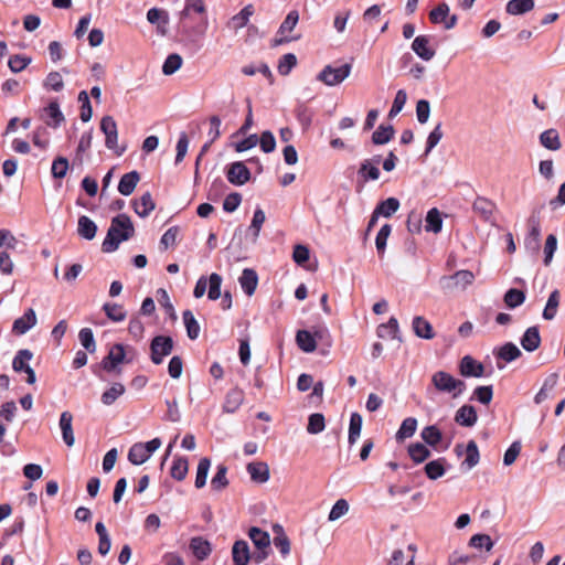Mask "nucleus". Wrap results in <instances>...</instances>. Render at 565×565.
<instances>
[{
    "label": "nucleus",
    "mask_w": 565,
    "mask_h": 565,
    "mask_svg": "<svg viewBox=\"0 0 565 565\" xmlns=\"http://www.w3.org/2000/svg\"><path fill=\"white\" fill-rule=\"evenodd\" d=\"M135 233L134 224L127 214H119L111 220L107 235L102 244L105 253L115 252L119 244L129 239Z\"/></svg>",
    "instance_id": "1"
},
{
    "label": "nucleus",
    "mask_w": 565,
    "mask_h": 565,
    "mask_svg": "<svg viewBox=\"0 0 565 565\" xmlns=\"http://www.w3.org/2000/svg\"><path fill=\"white\" fill-rule=\"evenodd\" d=\"M431 384L437 392L447 393L457 398L466 390V383L461 380L454 377L450 373L445 371H437L431 375Z\"/></svg>",
    "instance_id": "2"
},
{
    "label": "nucleus",
    "mask_w": 565,
    "mask_h": 565,
    "mask_svg": "<svg viewBox=\"0 0 565 565\" xmlns=\"http://www.w3.org/2000/svg\"><path fill=\"white\" fill-rule=\"evenodd\" d=\"M248 537L256 548V551L253 553V561L256 564H260L270 554V535L268 532L259 527L252 526L248 530Z\"/></svg>",
    "instance_id": "3"
},
{
    "label": "nucleus",
    "mask_w": 565,
    "mask_h": 565,
    "mask_svg": "<svg viewBox=\"0 0 565 565\" xmlns=\"http://www.w3.org/2000/svg\"><path fill=\"white\" fill-rule=\"evenodd\" d=\"M160 438H153L147 443H136L129 449L128 460L135 466L142 465L156 450L160 448Z\"/></svg>",
    "instance_id": "4"
},
{
    "label": "nucleus",
    "mask_w": 565,
    "mask_h": 565,
    "mask_svg": "<svg viewBox=\"0 0 565 565\" xmlns=\"http://www.w3.org/2000/svg\"><path fill=\"white\" fill-rule=\"evenodd\" d=\"M299 21V12L297 10H291L280 24L276 38L273 40L271 46H279L285 43H289L292 41H297L300 39V35H290L292 30L296 28Z\"/></svg>",
    "instance_id": "5"
},
{
    "label": "nucleus",
    "mask_w": 565,
    "mask_h": 565,
    "mask_svg": "<svg viewBox=\"0 0 565 565\" xmlns=\"http://www.w3.org/2000/svg\"><path fill=\"white\" fill-rule=\"evenodd\" d=\"M475 281V275L470 270H458L454 275L443 276L439 280L441 289L452 291L455 289L465 290Z\"/></svg>",
    "instance_id": "6"
},
{
    "label": "nucleus",
    "mask_w": 565,
    "mask_h": 565,
    "mask_svg": "<svg viewBox=\"0 0 565 565\" xmlns=\"http://www.w3.org/2000/svg\"><path fill=\"white\" fill-rule=\"evenodd\" d=\"M351 73V65L343 64L339 67L327 65L319 73L318 79L328 86H335L342 83Z\"/></svg>",
    "instance_id": "7"
},
{
    "label": "nucleus",
    "mask_w": 565,
    "mask_h": 565,
    "mask_svg": "<svg viewBox=\"0 0 565 565\" xmlns=\"http://www.w3.org/2000/svg\"><path fill=\"white\" fill-rule=\"evenodd\" d=\"M100 130L105 135V146L110 150H115L118 156H121L125 148L118 149L117 124L111 116H104L102 118Z\"/></svg>",
    "instance_id": "8"
},
{
    "label": "nucleus",
    "mask_w": 565,
    "mask_h": 565,
    "mask_svg": "<svg viewBox=\"0 0 565 565\" xmlns=\"http://www.w3.org/2000/svg\"><path fill=\"white\" fill-rule=\"evenodd\" d=\"M173 350V340L171 337L157 335L152 339L150 344L151 361L154 364H161L163 359L168 356Z\"/></svg>",
    "instance_id": "9"
},
{
    "label": "nucleus",
    "mask_w": 565,
    "mask_h": 565,
    "mask_svg": "<svg viewBox=\"0 0 565 565\" xmlns=\"http://www.w3.org/2000/svg\"><path fill=\"white\" fill-rule=\"evenodd\" d=\"M33 358V353L28 350L23 349L20 350L12 362V367L15 372H25L28 374L26 382L29 384H34L36 381L35 372L34 370L29 365V362Z\"/></svg>",
    "instance_id": "10"
},
{
    "label": "nucleus",
    "mask_w": 565,
    "mask_h": 565,
    "mask_svg": "<svg viewBox=\"0 0 565 565\" xmlns=\"http://www.w3.org/2000/svg\"><path fill=\"white\" fill-rule=\"evenodd\" d=\"M125 348L122 344L117 343L111 347L107 356L102 361V366L107 372L116 370L117 365L125 361Z\"/></svg>",
    "instance_id": "11"
},
{
    "label": "nucleus",
    "mask_w": 565,
    "mask_h": 565,
    "mask_svg": "<svg viewBox=\"0 0 565 565\" xmlns=\"http://www.w3.org/2000/svg\"><path fill=\"white\" fill-rule=\"evenodd\" d=\"M250 179L248 168L241 161L234 162L227 170V180L235 185H243Z\"/></svg>",
    "instance_id": "12"
},
{
    "label": "nucleus",
    "mask_w": 565,
    "mask_h": 565,
    "mask_svg": "<svg viewBox=\"0 0 565 565\" xmlns=\"http://www.w3.org/2000/svg\"><path fill=\"white\" fill-rule=\"evenodd\" d=\"M322 338V331H316L313 334L307 330H299L296 334L297 345L306 353H311L317 349L316 339Z\"/></svg>",
    "instance_id": "13"
},
{
    "label": "nucleus",
    "mask_w": 565,
    "mask_h": 565,
    "mask_svg": "<svg viewBox=\"0 0 565 565\" xmlns=\"http://www.w3.org/2000/svg\"><path fill=\"white\" fill-rule=\"evenodd\" d=\"M412 50L414 53L424 61H430L436 52L430 46V39L426 35H418L412 43Z\"/></svg>",
    "instance_id": "14"
},
{
    "label": "nucleus",
    "mask_w": 565,
    "mask_h": 565,
    "mask_svg": "<svg viewBox=\"0 0 565 565\" xmlns=\"http://www.w3.org/2000/svg\"><path fill=\"white\" fill-rule=\"evenodd\" d=\"M232 558L234 565H248L249 561H253V554L248 543L244 540L234 542L232 547Z\"/></svg>",
    "instance_id": "15"
},
{
    "label": "nucleus",
    "mask_w": 565,
    "mask_h": 565,
    "mask_svg": "<svg viewBox=\"0 0 565 565\" xmlns=\"http://www.w3.org/2000/svg\"><path fill=\"white\" fill-rule=\"evenodd\" d=\"M459 371L460 374L466 377H481L484 374V366L470 355H466L460 361Z\"/></svg>",
    "instance_id": "16"
},
{
    "label": "nucleus",
    "mask_w": 565,
    "mask_h": 565,
    "mask_svg": "<svg viewBox=\"0 0 565 565\" xmlns=\"http://www.w3.org/2000/svg\"><path fill=\"white\" fill-rule=\"evenodd\" d=\"M60 428L62 431L63 441L67 447H72L75 444V437L73 431V415L68 411L61 414Z\"/></svg>",
    "instance_id": "17"
},
{
    "label": "nucleus",
    "mask_w": 565,
    "mask_h": 565,
    "mask_svg": "<svg viewBox=\"0 0 565 565\" xmlns=\"http://www.w3.org/2000/svg\"><path fill=\"white\" fill-rule=\"evenodd\" d=\"M250 479L257 483H265L269 480L270 472L269 467L266 462L254 461L249 462L246 467Z\"/></svg>",
    "instance_id": "18"
},
{
    "label": "nucleus",
    "mask_w": 565,
    "mask_h": 565,
    "mask_svg": "<svg viewBox=\"0 0 565 565\" xmlns=\"http://www.w3.org/2000/svg\"><path fill=\"white\" fill-rule=\"evenodd\" d=\"M189 547L199 561L206 559L212 552L211 543L202 536L192 537Z\"/></svg>",
    "instance_id": "19"
},
{
    "label": "nucleus",
    "mask_w": 565,
    "mask_h": 565,
    "mask_svg": "<svg viewBox=\"0 0 565 565\" xmlns=\"http://www.w3.org/2000/svg\"><path fill=\"white\" fill-rule=\"evenodd\" d=\"M373 161L374 163L371 160H364L360 164L358 174L363 182L375 181L380 178V169L376 166L380 162V157H375Z\"/></svg>",
    "instance_id": "20"
},
{
    "label": "nucleus",
    "mask_w": 565,
    "mask_h": 565,
    "mask_svg": "<svg viewBox=\"0 0 565 565\" xmlns=\"http://www.w3.org/2000/svg\"><path fill=\"white\" fill-rule=\"evenodd\" d=\"M254 12L255 10L253 4L245 6L237 14L230 19L227 26L233 31H238L245 28Z\"/></svg>",
    "instance_id": "21"
},
{
    "label": "nucleus",
    "mask_w": 565,
    "mask_h": 565,
    "mask_svg": "<svg viewBox=\"0 0 565 565\" xmlns=\"http://www.w3.org/2000/svg\"><path fill=\"white\" fill-rule=\"evenodd\" d=\"M478 420V415L473 406L463 405L455 415V422L463 427H472Z\"/></svg>",
    "instance_id": "22"
},
{
    "label": "nucleus",
    "mask_w": 565,
    "mask_h": 565,
    "mask_svg": "<svg viewBox=\"0 0 565 565\" xmlns=\"http://www.w3.org/2000/svg\"><path fill=\"white\" fill-rule=\"evenodd\" d=\"M36 323V315L33 309H29L22 317L13 322V333L20 335L28 332Z\"/></svg>",
    "instance_id": "23"
},
{
    "label": "nucleus",
    "mask_w": 565,
    "mask_h": 565,
    "mask_svg": "<svg viewBox=\"0 0 565 565\" xmlns=\"http://www.w3.org/2000/svg\"><path fill=\"white\" fill-rule=\"evenodd\" d=\"M521 345L527 352L537 350L541 345V335L537 327H530L521 338Z\"/></svg>",
    "instance_id": "24"
},
{
    "label": "nucleus",
    "mask_w": 565,
    "mask_h": 565,
    "mask_svg": "<svg viewBox=\"0 0 565 565\" xmlns=\"http://www.w3.org/2000/svg\"><path fill=\"white\" fill-rule=\"evenodd\" d=\"M244 401V392L237 387L232 388L227 392L223 404V411L225 413H235Z\"/></svg>",
    "instance_id": "25"
},
{
    "label": "nucleus",
    "mask_w": 565,
    "mask_h": 565,
    "mask_svg": "<svg viewBox=\"0 0 565 565\" xmlns=\"http://www.w3.org/2000/svg\"><path fill=\"white\" fill-rule=\"evenodd\" d=\"M156 209V203L150 192L143 193L140 199L134 201V210L140 217H147Z\"/></svg>",
    "instance_id": "26"
},
{
    "label": "nucleus",
    "mask_w": 565,
    "mask_h": 565,
    "mask_svg": "<svg viewBox=\"0 0 565 565\" xmlns=\"http://www.w3.org/2000/svg\"><path fill=\"white\" fill-rule=\"evenodd\" d=\"M238 280L247 296H252L255 292L258 285V276L254 269L245 268Z\"/></svg>",
    "instance_id": "27"
},
{
    "label": "nucleus",
    "mask_w": 565,
    "mask_h": 565,
    "mask_svg": "<svg viewBox=\"0 0 565 565\" xmlns=\"http://www.w3.org/2000/svg\"><path fill=\"white\" fill-rule=\"evenodd\" d=\"M139 180L140 175L137 171L124 174L118 184V192L125 196L130 195L135 191Z\"/></svg>",
    "instance_id": "28"
},
{
    "label": "nucleus",
    "mask_w": 565,
    "mask_h": 565,
    "mask_svg": "<svg viewBox=\"0 0 565 565\" xmlns=\"http://www.w3.org/2000/svg\"><path fill=\"white\" fill-rule=\"evenodd\" d=\"M412 327L418 338L430 340L435 337L431 324L424 317H415Z\"/></svg>",
    "instance_id": "29"
},
{
    "label": "nucleus",
    "mask_w": 565,
    "mask_h": 565,
    "mask_svg": "<svg viewBox=\"0 0 565 565\" xmlns=\"http://www.w3.org/2000/svg\"><path fill=\"white\" fill-rule=\"evenodd\" d=\"M77 233L82 238L92 241L96 236L97 225L88 216L82 215L78 218Z\"/></svg>",
    "instance_id": "30"
},
{
    "label": "nucleus",
    "mask_w": 565,
    "mask_h": 565,
    "mask_svg": "<svg viewBox=\"0 0 565 565\" xmlns=\"http://www.w3.org/2000/svg\"><path fill=\"white\" fill-rule=\"evenodd\" d=\"M534 6V0H510L505 6V11L511 15H520L532 11Z\"/></svg>",
    "instance_id": "31"
},
{
    "label": "nucleus",
    "mask_w": 565,
    "mask_h": 565,
    "mask_svg": "<svg viewBox=\"0 0 565 565\" xmlns=\"http://www.w3.org/2000/svg\"><path fill=\"white\" fill-rule=\"evenodd\" d=\"M465 451L466 458L461 462V467H465L467 470H470L475 468L480 460V452L477 443L475 440H469Z\"/></svg>",
    "instance_id": "32"
},
{
    "label": "nucleus",
    "mask_w": 565,
    "mask_h": 565,
    "mask_svg": "<svg viewBox=\"0 0 565 565\" xmlns=\"http://www.w3.org/2000/svg\"><path fill=\"white\" fill-rule=\"evenodd\" d=\"M540 142L544 148L553 151H556L562 147L559 135L557 130L553 128L544 130L540 135Z\"/></svg>",
    "instance_id": "33"
},
{
    "label": "nucleus",
    "mask_w": 565,
    "mask_h": 565,
    "mask_svg": "<svg viewBox=\"0 0 565 565\" xmlns=\"http://www.w3.org/2000/svg\"><path fill=\"white\" fill-rule=\"evenodd\" d=\"M557 380H558V374L557 373H553V374H550L545 380H544V383L541 387V390L536 393V395L534 396V402L535 404H541L543 403L545 399L548 398V395H550V392L555 387V385L557 384Z\"/></svg>",
    "instance_id": "34"
},
{
    "label": "nucleus",
    "mask_w": 565,
    "mask_h": 565,
    "mask_svg": "<svg viewBox=\"0 0 565 565\" xmlns=\"http://www.w3.org/2000/svg\"><path fill=\"white\" fill-rule=\"evenodd\" d=\"M426 225L425 230L427 232H433L435 234L439 233L443 228V218L438 209L433 207L427 212L425 218Z\"/></svg>",
    "instance_id": "35"
},
{
    "label": "nucleus",
    "mask_w": 565,
    "mask_h": 565,
    "mask_svg": "<svg viewBox=\"0 0 565 565\" xmlns=\"http://www.w3.org/2000/svg\"><path fill=\"white\" fill-rule=\"evenodd\" d=\"M147 20L151 23V24H156V23H159L161 21L162 25L161 24H158V31L161 33V34H166V30H164V26L168 24L169 22V15H168V12H166L164 10H161V9H158V8H152L150 9L148 12H147Z\"/></svg>",
    "instance_id": "36"
},
{
    "label": "nucleus",
    "mask_w": 565,
    "mask_h": 565,
    "mask_svg": "<svg viewBox=\"0 0 565 565\" xmlns=\"http://www.w3.org/2000/svg\"><path fill=\"white\" fill-rule=\"evenodd\" d=\"M399 201L396 198H388L377 204L375 212L384 217H391L399 209Z\"/></svg>",
    "instance_id": "37"
},
{
    "label": "nucleus",
    "mask_w": 565,
    "mask_h": 565,
    "mask_svg": "<svg viewBox=\"0 0 565 565\" xmlns=\"http://www.w3.org/2000/svg\"><path fill=\"white\" fill-rule=\"evenodd\" d=\"M561 295L557 289L551 292L546 306L543 310V318L545 320H553L557 313V308L559 306Z\"/></svg>",
    "instance_id": "38"
},
{
    "label": "nucleus",
    "mask_w": 565,
    "mask_h": 565,
    "mask_svg": "<svg viewBox=\"0 0 565 565\" xmlns=\"http://www.w3.org/2000/svg\"><path fill=\"white\" fill-rule=\"evenodd\" d=\"M422 439L429 446L436 447L443 439L440 429L435 426H426L420 433Z\"/></svg>",
    "instance_id": "39"
},
{
    "label": "nucleus",
    "mask_w": 565,
    "mask_h": 565,
    "mask_svg": "<svg viewBox=\"0 0 565 565\" xmlns=\"http://www.w3.org/2000/svg\"><path fill=\"white\" fill-rule=\"evenodd\" d=\"M520 349L512 342H507L497 352V356L504 362H512L521 356Z\"/></svg>",
    "instance_id": "40"
},
{
    "label": "nucleus",
    "mask_w": 565,
    "mask_h": 565,
    "mask_svg": "<svg viewBox=\"0 0 565 565\" xmlns=\"http://www.w3.org/2000/svg\"><path fill=\"white\" fill-rule=\"evenodd\" d=\"M417 429V419L414 417H407L402 422L399 429L396 433V439L403 441L406 438L412 437Z\"/></svg>",
    "instance_id": "41"
},
{
    "label": "nucleus",
    "mask_w": 565,
    "mask_h": 565,
    "mask_svg": "<svg viewBox=\"0 0 565 565\" xmlns=\"http://www.w3.org/2000/svg\"><path fill=\"white\" fill-rule=\"evenodd\" d=\"M362 416L359 413H353L350 417V425H349V437L348 441L350 445H353L356 443L361 435L362 429Z\"/></svg>",
    "instance_id": "42"
},
{
    "label": "nucleus",
    "mask_w": 565,
    "mask_h": 565,
    "mask_svg": "<svg viewBox=\"0 0 565 565\" xmlns=\"http://www.w3.org/2000/svg\"><path fill=\"white\" fill-rule=\"evenodd\" d=\"M408 455L414 462L420 463L430 457V450L424 444L415 443L408 446Z\"/></svg>",
    "instance_id": "43"
},
{
    "label": "nucleus",
    "mask_w": 565,
    "mask_h": 565,
    "mask_svg": "<svg viewBox=\"0 0 565 565\" xmlns=\"http://www.w3.org/2000/svg\"><path fill=\"white\" fill-rule=\"evenodd\" d=\"M188 470V459L184 457H177L173 460L172 467L170 469V475L173 479L182 481L186 477Z\"/></svg>",
    "instance_id": "44"
},
{
    "label": "nucleus",
    "mask_w": 565,
    "mask_h": 565,
    "mask_svg": "<svg viewBox=\"0 0 565 565\" xmlns=\"http://www.w3.org/2000/svg\"><path fill=\"white\" fill-rule=\"evenodd\" d=\"M472 209L484 220H489L493 213L494 204L486 198H477L472 204Z\"/></svg>",
    "instance_id": "45"
},
{
    "label": "nucleus",
    "mask_w": 565,
    "mask_h": 565,
    "mask_svg": "<svg viewBox=\"0 0 565 565\" xmlns=\"http://www.w3.org/2000/svg\"><path fill=\"white\" fill-rule=\"evenodd\" d=\"M183 322L186 328V334L191 340L198 339L200 326L191 310L183 311Z\"/></svg>",
    "instance_id": "46"
},
{
    "label": "nucleus",
    "mask_w": 565,
    "mask_h": 565,
    "mask_svg": "<svg viewBox=\"0 0 565 565\" xmlns=\"http://www.w3.org/2000/svg\"><path fill=\"white\" fill-rule=\"evenodd\" d=\"M445 459L439 458L433 461H429L425 466V473L430 480H437L443 477L446 472L444 467Z\"/></svg>",
    "instance_id": "47"
},
{
    "label": "nucleus",
    "mask_w": 565,
    "mask_h": 565,
    "mask_svg": "<svg viewBox=\"0 0 565 565\" xmlns=\"http://www.w3.org/2000/svg\"><path fill=\"white\" fill-rule=\"evenodd\" d=\"M394 136L393 126H384L381 125L372 135V141L374 145H385Z\"/></svg>",
    "instance_id": "48"
},
{
    "label": "nucleus",
    "mask_w": 565,
    "mask_h": 565,
    "mask_svg": "<svg viewBox=\"0 0 565 565\" xmlns=\"http://www.w3.org/2000/svg\"><path fill=\"white\" fill-rule=\"evenodd\" d=\"M210 467H211V460L209 458L204 457V458L200 459V461L198 463L196 477H195V483H194L198 489H201L205 486Z\"/></svg>",
    "instance_id": "49"
},
{
    "label": "nucleus",
    "mask_w": 565,
    "mask_h": 565,
    "mask_svg": "<svg viewBox=\"0 0 565 565\" xmlns=\"http://www.w3.org/2000/svg\"><path fill=\"white\" fill-rule=\"evenodd\" d=\"M503 300L507 307L513 309L525 301V294L520 289L511 288L505 292Z\"/></svg>",
    "instance_id": "50"
},
{
    "label": "nucleus",
    "mask_w": 565,
    "mask_h": 565,
    "mask_svg": "<svg viewBox=\"0 0 565 565\" xmlns=\"http://www.w3.org/2000/svg\"><path fill=\"white\" fill-rule=\"evenodd\" d=\"M227 468L224 465L217 466L216 473L211 480V487L215 491H222L228 486V479L226 477Z\"/></svg>",
    "instance_id": "51"
},
{
    "label": "nucleus",
    "mask_w": 565,
    "mask_h": 565,
    "mask_svg": "<svg viewBox=\"0 0 565 565\" xmlns=\"http://www.w3.org/2000/svg\"><path fill=\"white\" fill-rule=\"evenodd\" d=\"M326 428L324 416L320 413L311 414L308 418L307 431L311 435H317Z\"/></svg>",
    "instance_id": "52"
},
{
    "label": "nucleus",
    "mask_w": 565,
    "mask_h": 565,
    "mask_svg": "<svg viewBox=\"0 0 565 565\" xmlns=\"http://www.w3.org/2000/svg\"><path fill=\"white\" fill-rule=\"evenodd\" d=\"M103 309H104L106 316L108 317V319H110L115 322H120L126 319L127 313L124 310L121 305L107 302L104 305Z\"/></svg>",
    "instance_id": "53"
},
{
    "label": "nucleus",
    "mask_w": 565,
    "mask_h": 565,
    "mask_svg": "<svg viewBox=\"0 0 565 565\" xmlns=\"http://www.w3.org/2000/svg\"><path fill=\"white\" fill-rule=\"evenodd\" d=\"M182 63H183V60H182L181 55H179L177 53L170 54L166 58V61L162 65V73L164 75H172L178 70H180V67L182 66Z\"/></svg>",
    "instance_id": "54"
},
{
    "label": "nucleus",
    "mask_w": 565,
    "mask_h": 565,
    "mask_svg": "<svg viewBox=\"0 0 565 565\" xmlns=\"http://www.w3.org/2000/svg\"><path fill=\"white\" fill-rule=\"evenodd\" d=\"M124 393L125 386L121 383H115L110 388L103 393L102 403L105 405H111Z\"/></svg>",
    "instance_id": "55"
},
{
    "label": "nucleus",
    "mask_w": 565,
    "mask_h": 565,
    "mask_svg": "<svg viewBox=\"0 0 565 565\" xmlns=\"http://www.w3.org/2000/svg\"><path fill=\"white\" fill-rule=\"evenodd\" d=\"M398 322L395 318H391L387 323L381 324L377 329V335L380 338H397Z\"/></svg>",
    "instance_id": "56"
},
{
    "label": "nucleus",
    "mask_w": 565,
    "mask_h": 565,
    "mask_svg": "<svg viewBox=\"0 0 565 565\" xmlns=\"http://www.w3.org/2000/svg\"><path fill=\"white\" fill-rule=\"evenodd\" d=\"M206 10L203 0H185L184 9L180 12V17L182 19L188 18L191 12H195L199 14L204 13Z\"/></svg>",
    "instance_id": "57"
},
{
    "label": "nucleus",
    "mask_w": 565,
    "mask_h": 565,
    "mask_svg": "<svg viewBox=\"0 0 565 565\" xmlns=\"http://www.w3.org/2000/svg\"><path fill=\"white\" fill-rule=\"evenodd\" d=\"M349 512V503L345 499H339L335 501L331 511L328 515V520L333 522L342 518Z\"/></svg>",
    "instance_id": "58"
},
{
    "label": "nucleus",
    "mask_w": 565,
    "mask_h": 565,
    "mask_svg": "<svg viewBox=\"0 0 565 565\" xmlns=\"http://www.w3.org/2000/svg\"><path fill=\"white\" fill-rule=\"evenodd\" d=\"M32 58L26 55H13L8 61V66L13 73H19L30 65Z\"/></svg>",
    "instance_id": "59"
},
{
    "label": "nucleus",
    "mask_w": 565,
    "mask_h": 565,
    "mask_svg": "<svg viewBox=\"0 0 565 565\" xmlns=\"http://www.w3.org/2000/svg\"><path fill=\"white\" fill-rule=\"evenodd\" d=\"M78 338L81 341V344L89 352L94 353L96 351V343L94 339V334L92 329L89 328H83L79 333Z\"/></svg>",
    "instance_id": "60"
},
{
    "label": "nucleus",
    "mask_w": 565,
    "mask_h": 565,
    "mask_svg": "<svg viewBox=\"0 0 565 565\" xmlns=\"http://www.w3.org/2000/svg\"><path fill=\"white\" fill-rule=\"evenodd\" d=\"M221 284L222 277L218 274L213 273L209 278V299L216 300L221 297Z\"/></svg>",
    "instance_id": "61"
},
{
    "label": "nucleus",
    "mask_w": 565,
    "mask_h": 565,
    "mask_svg": "<svg viewBox=\"0 0 565 565\" xmlns=\"http://www.w3.org/2000/svg\"><path fill=\"white\" fill-rule=\"evenodd\" d=\"M443 136H444V132L441 129V122H438L435 126V128L431 130V132L428 135L425 154H428L439 143Z\"/></svg>",
    "instance_id": "62"
},
{
    "label": "nucleus",
    "mask_w": 565,
    "mask_h": 565,
    "mask_svg": "<svg viewBox=\"0 0 565 565\" xmlns=\"http://www.w3.org/2000/svg\"><path fill=\"white\" fill-rule=\"evenodd\" d=\"M422 214L416 211H411L406 221L408 232L412 234H419L422 232Z\"/></svg>",
    "instance_id": "63"
},
{
    "label": "nucleus",
    "mask_w": 565,
    "mask_h": 565,
    "mask_svg": "<svg viewBox=\"0 0 565 565\" xmlns=\"http://www.w3.org/2000/svg\"><path fill=\"white\" fill-rule=\"evenodd\" d=\"M297 57L292 53H287L282 55L278 63V72L281 75H288L290 71L296 66Z\"/></svg>",
    "instance_id": "64"
}]
</instances>
